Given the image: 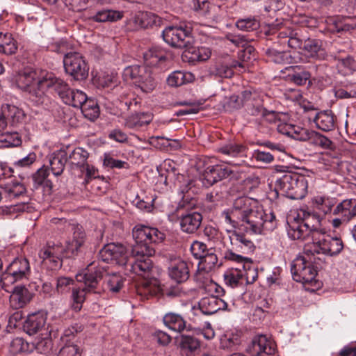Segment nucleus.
Masks as SVG:
<instances>
[{"label":"nucleus","mask_w":356,"mask_h":356,"mask_svg":"<svg viewBox=\"0 0 356 356\" xmlns=\"http://www.w3.org/2000/svg\"><path fill=\"white\" fill-rule=\"evenodd\" d=\"M105 286L99 287L102 289V292L108 290L113 293H118L124 285V279L117 273L108 274L104 277Z\"/></svg>","instance_id":"ea45409f"},{"label":"nucleus","mask_w":356,"mask_h":356,"mask_svg":"<svg viewBox=\"0 0 356 356\" xmlns=\"http://www.w3.org/2000/svg\"><path fill=\"white\" fill-rule=\"evenodd\" d=\"M308 188L307 177L297 172H288L278 178L275 182V190L286 197L300 200L303 198Z\"/></svg>","instance_id":"39448f33"},{"label":"nucleus","mask_w":356,"mask_h":356,"mask_svg":"<svg viewBox=\"0 0 356 356\" xmlns=\"http://www.w3.org/2000/svg\"><path fill=\"white\" fill-rule=\"evenodd\" d=\"M30 273V265L26 258L14 259L2 274L1 282L2 288L9 292L8 287L17 281L26 279Z\"/></svg>","instance_id":"6e6552de"},{"label":"nucleus","mask_w":356,"mask_h":356,"mask_svg":"<svg viewBox=\"0 0 356 356\" xmlns=\"http://www.w3.org/2000/svg\"><path fill=\"white\" fill-rule=\"evenodd\" d=\"M245 149L244 146L240 144L230 143L225 145L219 149V152L230 156H236Z\"/></svg>","instance_id":"69168bd1"},{"label":"nucleus","mask_w":356,"mask_h":356,"mask_svg":"<svg viewBox=\"0 0 356 356\" xmlns=\"http://www.w3.org/2000/svg\"><path fill=\"white\" fill-rule=\"evenodd\" d=\"M243 106V101L238 95H233L225 97L223 102V108L227 112H232L241 108Z\"/></svg>","instance_id":"052dcab7"},{"label":"nucleus","mask_w":356,"mask_h":356,"mask_svg":"<svg viewBox=\"0 0 356 356\" xmlns=\"http://www.w3.org/2000/svg\"><path fill=\"white\" fill-rule=\"evenodd\" d=\"M304 50L312 57H318V53L323 51L321 42L315 39H308L304 43Z\"/></svg>","instance_id":"680f3d73"},{"label":"nucleus","mask_w":356,"mask_h":356,"mask_svg":"<svg viewBox=\"0 0 356 356\" xmlns=\"http://www.w3.org/2000/svg\"><path fill=\"white\" fill-rule=\"evenodd\" d=\"M164 41L172 47L184 48L190 43L191 30L182 26H168L163 31Z\"/></svg>","instance_id":"9b49d317"},{"label":"nucleus","mask_w":356,"mask_h":356,"mask_svg":"<svg viewBox=\"0 0 356 356\" xmlns=\"http://www.w3.org/2000/svg\"><path fill=\"white\" fill-rule=\"evenodd\" d=\"M133 238L136 244L133 246L131 253L154 254V243L161 242L165 238V234L157 228L143 225H136L132 230Z\"/></svg>","instance_id":"20e7f679"},{"label":"nucleus","mask_w":356,"mask_h":356,"mask_svg":"<svg viewBox=\"0 0 356 356\" xmlns=\"http://www.w3.org/2000/svg\"><path fill=\"white\" fill-rule=\"evenodd\" d=\"M144 58L147 65H156L166 58L164 51L156 48L151 49L144 54Z\"/></svg>","instance_id":"4d7b16f0"},{"label":"nucleus","mask_w":356,"mask_h":356,"mask_svg":"<svg viewBox=\"0 0 356 356\" xmlns=\"http://www.w3.org/2000/svg\"><path fill=\"white\" fill-rule=\"evenodd\" d=\"M87 98V95L83 91L71 89L63 102L75 108H81Z\"/></svg>","instance_id":"de8ad7c7"},{"label":"nucleus","mask_w":356,"mask_h":356,"mask_svg":"<svg viewBox=\"0 0 356 356\" xmlns=\"http://www.w3.org/2000/svg\"><path fill=\"white\" fill-rule=\"evenodd\" d=\"M313 250L307 249L311 248L310 245L306 246V250L314 253H323L330 256H334L339 254L343 248V243L339 238H327L319 240L317 242H313Z\"/></svg>","instance_id":"4468645a"},{"label":"nucleus","mask_w":356,"mask_h":356,"mask_svg":"<svg viewBox=\"0 0 356 356\" xmlns=\"http://www.w3.org/2000/svg\"><path fill=\"white\" fill-rule=\"evenodd\" d=\"M49 170L45 167H42L37 170L32 176L33 181V188L38 189L42 186L44 192L47 195H51L53 190V184L48 179Z\"/></svg>","instance_id":"c85d7f7f"},{"label":"nucleus","mask_w":356,"mask_h":356,"mask_svg":"<svg viewBox=\"0 0 356 356\" xmlns=\"http://www.w3.org/2000/svg\"><path fill=\"white\" fill-rule=\"evenodd\" d=\"M297 218L300 223L306 224L307 222L310 225H317V229L321 224L322 218L317 213L309 211L306 209H300L298 211Z\"/></svg>","instance_id":"09e8293b"},{"label":"nucleus","mask_w":356,"mask_h":356,"mask_svg":"<svg viewBox=\"0 0 356 356\" xmlns=\"http://www.w3.org/2000/svg\"><path fill=\"white\" fill-rule=\"evenodd\" d=\"M200 262L198 266V272L196 274V279L197 281H201L205 275L211 271L217 265L218 257L213 252L207 251L200 259Z\"/></svg>","instance_id":"a878e982"},{"label":"nucleus","mask_w":356,"mask_h":356,"mask_svg":"<svg viewBox=\"0 0 356 356\" xmlns=\"http://www.w3.org/2000/svg\"><path fill=\"white\" fill-rule=\"evenodd\" d=\"M291 68L293 70V74L290 76L291 81L298 86L305 85L310 79V73L299 65L292 66Z\"/></svg>","instance_id":"864d4df0"},{"label":"nucleus","mask_w":356,"mask_h":356,"mask_svg":"<svg viewBox=\"0 0 356 356\" xmlns=\"http://www.w3.org/2000/svg\"><path fill=\"white\" fill-rule=\"evenodd\" d=\"M17 44L12 34L0 32V53L12 55L17 52Z\"/></svg>","instance_id":"58836bf2"},{"label":"nucleus","mask_w":356,"mask_h":356,"mask_svg":"<svg viewBox=\"0 0 356 356\" xmlns=\"http://www.w3.org/2000/svg\"><path fill=\"white\" fill-rule=\"evenodd\" d=\"M223 277L227 286L236 288L242 286L244 280H245V283L248 284L253 283L257 280L258 274L254 269H249L248 272L245 275L241 269L229 268L225 272Z\"/></svg>","instance_id":"ddd939ff"},{"label":"nucleus","mask_w":356,"mask_h":356,"mask_svg":"<svg viewBox=\"0 0 356 356\" xmlns=\"http://www.w3.org/2000/svg\"><path fill=\"white\" fill-rule=\"evenodd\" d=\"M1 111L6 126L8 123L14 125L18 123L23 118L24 113L22 110L14 105L5 104L1 106Z\"/></svg>","instance_id":"4c0bfd02"},{"label":"nucleus","mask_w":356,"mask_h":356,"mask_svg":"<svg viewBox=\"0 0 356 356\" xmlns=\"http://www.w3.org/2000/svg\"><path fill=\"white\" fill-rule=\"evenodd\" d=\"M28 349V343L23 339L17 337L14 339L10 345L9 351L11 354L17 355L26 352Z\"/></svg>","instance_id":"338daca9"},{"label":"nucleus","mask_w":356,"mask_h":356,"mask_svg":"<svg viewBox=\"0 0 356 356\" xmlns=\"http://www.w3.org/2000/svg\"><path fill=\"white\" fill-rule=\"evenodd\" d=\"M314 122L318 129L330 131L335 127L336 117L332 111H323L316 113Z\"/></svg>","instance_id":"cd10ccee"},{"label":"nucleus","mask_w":356,"mask_h":356,"mask_svg":"<svg viewBox=\"0 0 356 356\" xmlns=\"http://www.w3.org/2000/svg\"><path fill=\"white\" fill-rule=\"evenodd\" d=\"M195 80L194 75L189 72L175 71L167 79V83L171 87H179L191 83Z\"/></svg>","instance_id":"c9c22d12"},{"label":"nucleus","mask_w":356,"mask_h":356,"mask_svg":"<svg viewBox=\"0 0 356 356\" xmlns=\"http://www.w3.org/2000/svg\"><path fill=\"white\" fill-rule=\"evenodd\" d=\"M101 259L106 263L127 266L129 253L127 248L121 244L109 243L106 245L99 252Z\"/></svg>","instance_id":"f8f14e48"},{"label":"nucleus","mask_w":356,"mask_h":356,"mask_svg":"<svg viewBox=\"0 0 356 356\" xmlns=\"http://www.w3.org/2000/svg\"><path fill=\"white\" fill-rule=\"evenodd\" d=\"M307 139L311 144L325 149H330L332 145V142L327 137L315 131H311Z\"/></svg>","instance_id":"5fc2aeb1"},{"label":"nucleus","mask_w":356,"mask_h":356,"mask_svg":"<svg viewBox=\"0 0 356 356\" xmlns=\"http://www.w3.org/2000/svg\"><path fill=\"white\" fill-rule=\"evenodd\" d=\"M236 25L241 31H251L256 30L259 26V23L255 18H246L238 19Z\"/></svg>","instance_id":"e2e57ef3"},{"label":"nucleus","mask_w":356,"mask_h":356,"mask_svg":"<svg viewBox=\"0 0 356 356\" xmlns=\"http://www.w3.org/2000/svg\"><path fill=\"white\" fill-rule=\"evenodd\" d=\"M93 83L97 88H109L117 86L118 77L113 73L102 72L93 78Z\"/></svg>","instance_id":"79ce46f5"},{"label":"nucleus","mask_w":356,"mask_h":356,"mask_svg":"<svg viewBox=\"0 0 356 356\" xmlns=\"http://www.w3.org/2000/svg\"><path fill=\"white\" fill-rule=\"evenodd\" d=\"M159 22V17L154 13L141 12L136 15L135 23L138 26L147 29L151 27Z\"/></svg>","instance_id":"49530a36"},{"label":"nucleus","mask_w":356,"mask_h":356,"mask_svg":"<svg viewBox=\"0 0 356 356\" xmlns=\"http://www.w3.org/2000/svg\"><path fill=\"white\" fill-rule=\"evenodd\" d=\"M354 201L352 199L345 200L337 205L334 209L333 213L334 215H341L343 220H350V207H353Z\"/></svg>","instance_id":"bf43d9fd"},{"label":"nucleus","mask_w":356,"mask_h":356,"mask_svg":"<svg viewBox=\"0 0 356 356\" xmlns=\"http://www.w3.org/2000/svg\"><path fill=\"white\" fill-rule=\"evenodd\" d=\"M103 278V271L100 268H93L90 266L83 275L79 274L76 279L79 282H83L84 288L74 287L71 294V308L76 312H79L86 300L87 293H101L102 289L99 282Z\"/></svg>","instance_id":"7ed1b4c3"},{"label":"nucleus","mask_w":356,"mask_h":356,"mask_svg":"<svg viewBox=\"0 0 356 356\" xmlns=\"http://www.w3.org/2000/svg\"><path fill=\"white\" fill-rule=\"evenodd\" d=\"M136 293L143 299H149L156 296L161 291L157 281L143 280L136 286Z\"/></svg>","instance_id":"f704fd0d"},{"label":"nucleus","mask_w":356,"mask_h":356,"mask_svg":"<svg viewBox=\"0 0 356 356\" xmlns=\"http://www.w3.org/2000/svg\"><path fill=\"white\" fill-rule=\"evenodd\" d=\"M123 17V13L114 10H102L92 17V19L96 22H114L120 19Z\"/></svg>","instance_id":"c03bdc74"},{"label":"nucleus","mask_w":356,"mask_h":356,"mask_svg":"<svg viewBox=\"0 0 356 356\" xmlns=\"http://www.w3.org/2000/svg\"><path fill=\"white\" fill-rule=\"evenodd\" d=\"M89 153L82 147H76L69 155L67 159L72 165L81 168L86 166Z\"/></svg>","instance_id":"37998d69"},{"label":"nucleus","mask_w":356,"mask_h":356,"mask_svg":"<svg viewBox=\"0 0 356 356\" xmlns=\"http://www.w3.org/2000/svg\"><path fill=\"white\" fill-rule=\"evenodd\" d=\"M46 321L47 315L42 312L29 314L24 323V330L29 335L35 334L43 329Z\"/></svg>","instance_id":"b1692460"},{"label":"nucleus","mask_w":356,"mask_h":356,"mask_svg":"<svg viewBox=\"0 0 356 356\" xmlns=\"http://www.w3.org/2000/svg\"><path fill=\"white\" fill-rule=\"evenodd\" d=\"M252 355L261 356L262 354L272 355L275 352L273 343L266 336L255 337L252 341Z\"/></svg>","instance_id":"bb28decb"},{"label":"nucleus","mask_w":356,"mask_h":356,"mask_svg":"<svg viewBox=\"0 0 356 356\" xmlns=\"http://www.w3.org/2000/svg\"><path fill=\"white\" fill-rule=\"evenodd\" d=\"M0 188L5 192L10 200L21 198V202L24 204L27 202L28 197L26 195V189L24 185L18 182L13 177H0Z\"/></svg>","instance_id":"2eb2a0df"},{"label":"nucleus","mask_w":356,"mask_h":356,"mask_svg":"<svg viewBox=\"0 0 356 356\" xmlns=\"http://www.w3.org/2000/svg\"><path fill=\"white\" fill-rule=\"evenodd\" d=\"M136 86L145 93L151 92L155 89L156 82L149 70L147 68L140 79L136 81Z\"/></svg>","instance_id":"a18cd8bd"},{"label":"nucleus","mask_w":356,"mask_h":356,"mask_svg":"<svg viewBox=\"0 0 356 356\" xmlns=\"http://www.w3.org/2000/svg\"><path fill=\"white\" fill-rule=\"evenodd\" d=\"M311 232L313 235L318 232L317 225H310L308 222L302 224L296 221V219L294 222L289 223L288 235L293 240H305Z\"/></svg>","instance_id":"aec40b11"},{"label":"nucleus","mask_w":356,"mask_h":356,"mask_svg":"<svg viewBox=\"0 0 356 356\" xmlns=\"http://www.w3.org/2000/svg\"><path fill=\"white\" fill-rule=\"evenodd\" d=\"M57 356H81V350L75 344L65 345L60 350Z\"/></svg>","instance_id":"774afa93"},{"label":"nucleus","mask_w":356,"mask_h":356,"mask_svg":"<svg viewBox=\"0 0 356 356\" xmlns=\"http://www.w3.org/2000/svg\"><path fill=\"white\" fill-rule=\"evenodd\" d=\"M33 295L24 286H15L10 296V306L18 309L26 306L32 299Z\"/></svg>","instance_id":"5701e85b"},{"label":"nucleus","mask_w":356,"mask_h":356,"mask_svg":"<svg viewBox=\"0 0 356 356\" xmlns=\"http://www.w3.org/2000/svg\"><path fill=\"white\" fill-rule=\"evenodd\" d=\"M21 143V137L17 132H6L0 134V147H17Z\"/></svg>","instance_id":"3c124183"},{"label":"nucleus","mask_w":356,"mask_h":356,"mask_svg":"<svg viewBox=\"0 0 356 356\" xmlns=\"http://www.w3.org/2000/svg\"><path fill=\"white\" fill-rule=\"evenodd\" d=\"M231 173L232 171L222 164L209 165L202 175L203 184L207 187L211 186L228 177Z\"/></svg>","instance_id":"dca6fc26"},{"label":"nucleus","mask_w":356,"mask_h":356,"mask_svg":"<svg viewBox=\"0 0 356 356\" xmlns=\"http://www.w3.org/2000/svg\"><path fill=\"white\" fill-rule=\"evenodd\" d=\"M229 239L232 245L236 246V250L243 254L252 252L254 250L253 242L243 234L238 233L236 230L228 231Z\"/></svg>","instance_id":"393cba45"},{"label":"nucleus","mask_w":356,"mask_h":356,"mask_svg":"<svg viewBox=\"0 0 356 356\" xmlns=\"http://www.w3.org/2000/svg\"><path fill=\"white\" fill-rule=\"evenodd\" d=\"M39 257L44 268L56 270L62 267L63 259L67 257L66 250L61 243L49 241L40 250Z\"/></svg>","instance_id":"0eeeda50"},{"label":"nucleus","mask_w":356,"mask_h":356,"mask_svg":"<svg viewBox=\"0 0 356 356\" xmlns=\"http://www.w3.org/2000/svg\"><path fill=\"white\" fill-rule=\"evenodd\" d=\"M130 261L129 270L138 275L145 277L147 275L152 268V261L150 259L153 254H146L145 252L139 254H132Z\"/></svg>","instance_id":"a211bd4d"},{"label":"nucleus","mask_w":356,"mask_h":356,"mask_svg":"<svg viewBox=\"0 0 356 356\" xmlns=\"http://www.w3.org/2000/svg\"><path fill=\"white\" fill-rule=\"evenodd\" d=\"M225 220L233 229H241L251 234H261L274 230L277 225L273 211L266 213L257 202L246 196L234 200L232 208L222 213Z\"/></svg>","instance_id":"f257e3e1"},{"label":"nucleus","mask_w":356,"mask_h":356,"mask_svg":"<svg viewBox=\"0 0 356 356\" xmlns=\"http://www.w3.org/2000/svg\"><path fill=\"white\" fill-rule=\"evenodd\" d=\"M211 56V50L207 47H190L183 54V56L190 62L206 61Z\"/></svg>","instance_id":"473e14b6"},{"label":"nucleus","mask_w":356,"mask_h":356,"mask_svg":"<svg viewBox=\"0 0 356 356\" xmlns=\"http://www.w3.org/2000/svg\"><path fill=\"white\" fill-rule=\"evenodd\" d=\"M72 236L66 241V256L71 257L78 254L81 247L84 244L86 233L83 227L79 225H70Z\"/></svg>","instance_id":"f3484780"},{"label":"nucleus","mask_w":356,"mask_h":356,"mask_svg":"<svg viewBox=\"0 0 356 356\" xmlns=\"http://www.w3.org/2000/svg\"><path fill=\"white\" fill-rule=\"evenodd\" d=\"M201 312L207 315H211L219 310H226L227 303L225 300L216 296H207L202 298L199 302Z\"/></svg>","instance_id":"4be33fe9"},{"label":"nucleus","mask_w":356,"mask_h":356,"mask_svg":"<svg viewBox=\"0 0 356 356\" xmlns=\"http://www.w3.org/2000/svg\"><path fill=\"white\" fill-rule=\"evenodd\" d=\"M266 34L277 35V43L280 44V49L270 48L266 51L268 59L276 63H281L284 61V52L286 50V47L296 49L300 48L302 44L299 29H293L286 25L280 26L277 29L272 27Z\"/></svg>","instance_id":"f03ea898"},{"label":"nucleus","mask_w":356,"mask_h":356,"mask_svg":"<svg viewBox=\"0 0 356 356\" xmlns=\"http://www.w3.org/2000/svg\"><path fill=\"white\" fill-rule=\"evenodd\" d=\"M291 270L293 279L304 284L312 283L317 275V270L312 262L302 256H298L293 261Z\"/></svg>","instance_id":"9d476101"},{"label":"nucleus","mask_w":356,"mask_h":356,"mask_svg":"<svg viewBox=\"0 0 356 356\" xmlns=\"http://www.w3.org/2000/svg\"><path fill=\"white\" fill-rule=\"evenodd\" d=\"M168 274L171 279L178 283L186 281L189 277V270L187 264L177 258L170 261Z\"/></svg>","instance_id":"412c9836"},{"label":"nucleus","mask_w":356,"mask_h":356,"mask_svg":"<svg viewBox=\"0 0 356 356\" xmlns=\"http://www.w3.org/2000/svg\"><path fill=\"white\" fill-rule=\"evenodd\" d=\"M152 116L149 113H134L128 116L125 120V125L131 129L140 127L150 123Z\"/></svg>","instance_id":"a19ab883"},{"label":"nucleus","mask_w":356,"mask_h":356,"mask_svg":"<svg viewBox=\"0 0 356 356\" xmlns=\"http://www.w3.org/2000/svg\"><path fill=\"white\" fill-rule=\"evenodd\" d=\"M46 74L47 72L45 71L26 70L19 74L17 79L19 86L29 92L32 101L38 104H43L46 99L43 89L39 84L40 81L44 79Z\"/></svg>","instance_id":"423d86ee"},{"label":"nucleus","mask_w":356,"mask_h":356,"mask_svg":"<svg viewBox=\"0 0 356 356\" xmlns=\"http://www.w3.org/2000/svg\"><path fill=\"white\" fill-rule=\"evenodd\" d=\"M74 280L69 277L60 276L56 278L55 291L58 295L68 293L72 290Z\"/></svg>","instance_id":"603ef678"},{"label":"nucleus","mask_w":356,"mask_h":356,"mask_svg":"<svg viewBox=\"0 0 356 356\" xmlns=\"http://www.w3.org/2000/svg\"><path fill=\"white\" fill-rule=\"evenodd\" d=\"M39 84H40L44 92H45L47 89L53 88L62 99L63 102L65 99V97H67V94L71 90L65 81L56 78L49 72H47V74H45L44 79L39 81ZM44 95H45V93H44Z\"/></svg>","instance_id":"6ab92c4d"},{"label":"nucleus","mask_w":356,"mask_h":356,"mask_svg":"<svg viewBox=\"0 0 356 356\" xmlns=\"http://www.w3.org/2000/svg\"><path fill=\"white\" fill-rule=\"evenodd\" d=\"M85 118L90 120H95L99 114V108L97 104L91 99L87 98V100L80 108Z\"/></svg>","instance_id":"8fccbe9b"},{"label":"nucleus","mask_w":356,"mask_h":356,"mask_svg":"<svg viewBox=\"0 0 356 356\" xmlns=\"http://www.w3.org/2000/svg\"><path fill=\"white\" fill-rule=\"evenodd\" d=\"M311 202L316 211L325 216L332 211L337 204V200L326 195H316L312 199Z\"/></svg>","instance_id":"7c9ffc66"},{"label":"nucleus","mask_w":356,"mask_h":356,"mask_svg":"<svg viewBox=\"0 0 356 356\" xmlns=\"http://www.w3.org/2000/svg\"><path fill=\"white\" fill-rule=\"evenodd\" d=\"M341 53L339 51L333 56L339 72L346 76L356 71V61L350 55L342 56Z\"/></svg>","instance_id":"c756f323"},{"label":"nucleus","mask_w":356,"mask_h":356,"mask_svg":"<svg viewBox=\"0 0 356 356\" xmlns=\"http://www.w3.org/2000/svg\"><path fill=\"white\" fill-rule=\"evenodd\" d=\"M237 67L244 69V65L243 63L234 60L233 61L230 66L227 65L221 64L216 67V74L220 77L225 78H230L232 76L234 72L233 69H236Z\"/></svg>","instance_id":"6e6d98bb"},{"label":"nucleus","mask_w":356,"mask_h":356,"mask_svg":"<svg viewBox=\"0 0 356 356\" xmlns=\"http://www.w3.org/2000/svg\"><path fill=\"white\" fill-rule=\"evenodd\" d=\"M63 65L67 74L76 81L86 79L89 67L83 56L78 52H69L63 58Z\"/></svg>","instance_id":"1a4fd4ad"},{"label":"nucleus","mask_w":356,"mask_h":356,"mask_svg":"<svg viewBox=\"0 0 356 356\" xmlns=\"http://www.w3.org/2000/svg\"><path fill=\"white\" fill-rule=\"evenodd\" d=\"M147 70L145 67L139 65H132L126 67L123 72V76L126 79H130L136 85L143 76L144 72Z\"/></svg>","instance_id":"13d9d810"},{"label":"nucleus","mask_w":356,"mask_h":356,"mask_svg":"<svg viewBox=\"0 0 356 356\" xmlns=\"http://www.w3.org/2000/svg\"><path fill=\"white\" fill-rule=\"evenodd\" d=\"M164 325L169 329L181 332L186 328V321L184 318L176 313L169 312L163 318Z\"/></svg>","instance_id":"e433bc0d"},{"label":"nucleus","mask_w":356,"mask_h":356,"mask_svg":"<svg viewBox=\"0 0 356 356\" xmlns=\"http://www.w3.org/2000/svg\"><path fill=\"white\" fill-rule=\"evenodd\" d=\"M200 341L191 336L181 335L180 339V347L182 349L194 351L200 347Z\"/></svg>","instance_id":"0e129e2a"},{"label":"nucleus","mask_w":356,"mask_h":356,"mask_svg":"<svg viewBox=\"0 0 356 356\" xmlns=\"http://www.w3.org/2000/svg\"><path fill=\"white\" fill-rule=\"evenodd\" d=\"M67 161V154L65 149L54 152L49 159L50 168L55 176L60 175Z\"/></svg>","instance_id":"72a5a7b5"},{"label":"nucleus","mask_w":356,"mask_h":356,"mask_svg":"<svg viewBox=\"0 0 356 356\" xmlns=\"http://www.w3.org/2000/svg\"><path fill=\"white\" fill-rule=\"evenodd\" d=\"M202 220V216L198 212L182 216L180 220L181 229L186 233H194L200 227Z\"/></svg>","instance_id":"2f4dec72"}]
</instances>
